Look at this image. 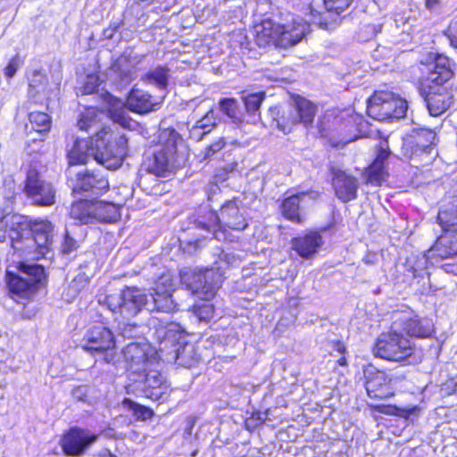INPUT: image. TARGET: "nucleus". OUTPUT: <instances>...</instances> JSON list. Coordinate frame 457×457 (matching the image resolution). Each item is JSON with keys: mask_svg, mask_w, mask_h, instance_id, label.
Masks as SVG:
<instances>
[{"mask_svg": "<svg viewBox=\"0 0 457 457\" xmlns=\"http://www.w3.org/2000/svg\"><path fill=\"white\" fill-rule=\"evenodd\" d=\"M179 277L187 290L204 300L212 298L222 282L221 274L213 269H184L180 270Z\"/></svg>", "mask_w": 457, "mask_h": 457, "instance_id": "nucleus-11", "label": "nucleus"}, {"mask_svg": "<svg viewBox=\"0 0 457 457\" xmlns=\"http://www.w3.org/2000/svg\"><path fill=\"white\" fill-rule=\"evenodd\" d=\"M128 108L135 112L148 113L160 107L161 102L154 99L148 92L132 88L127 97Z\"/></svg>", "mask_w": 457, "mask_h": 457, "instance_id": "nucleus-31", "label": "nucleus"}, {"mask_svg": "<svg viewBox=\"0 0 457 457\" xmlns=\"http://www.w3.org/2000/svg\"><path fill=\"white\" fill-rule=\"evenodd\" d=\"M104 361H109V359L107 357V354L104 355Z\"/></svg>", "mask_w": 457, "mask_h": 457, "instance_id": "nucleus-63", "label": "nucleus"}, {"mask_svg": "<svg viewBox=\"0 0 457 457\" xmlns=\"http://www.w3.org/2000/svg\"><path fill=\"white\" fill-rule=\"evenodd\" d=\"M373 353L381 359L409 365L420 361V357L415 353L413 344L401 331L394 329L393 324L389 332L382 333L378 337L373 346Z\"/></svg>", "mask_w": 457, "mask_h": 457, "instance_id": "nucleus-6", "label": "nucleus"}, {"mask_svg": "<svg viewBox=\"0 0 457 457\" xmlns=\"http://www.w3.org/2000/svg\"><path fill=\"white\" fill-rule=\"evenodd\" d=\"M328 12H333L337 14L343 12L352 4L353 0H323Z\"/></svg>", "mask_w": 457, "mask_h": 457, "instance_id": "nucleus-53", "label": "nucleus"}, {"mask_svg": "<svg viewBox=\"0 0 457 457\" xmlns=\"http://www.w3.org/2000/svg\"><path fill=\"white\" fill-rule=\"evenodd\" d=\"M220 227L223 225L231 229L243 230L247 227L245 208L243 201L234 197L226 201L218 214Z\"/></svg>", "mask_w": 457, "mask_h": 457, "instance_id": "nucleus-24", "label": "nucleus"}, {"mask_svg": "<svg viewBox=\"0 0 457 457\" xmlns=\"http://www.w3.org/2000/svg\"><path fill=\"white\" fill-rule=\"evenodd\" d=\"M91 208L94 213V222L113 223L120 217V206L111 202L92 201Z\"/></svg>", "mask_w": 457, "mask_h": 457, "instance_id": "nucleus-34", "label": "nucleus"}, {"mask_svg": "<svg viewBox=\"0 0 457 457\" xmlns=\"http://www.w3.org/2000/svg\"><path fill=\"white\" fill-rule=\"evenodd\" d=\"M378 410L384 414L393 415L408 420L411 415L417 413L419 408L417 406L411 408H401L396 405L388 404L380 406Z\"/></svg>", "mask_w": 457, "mask_h": 457, "instance_id": "nucleus-45", "label": "nucleus"}, {"mask_svg": "<svg viewBox=\"0 0 457 457\" xmlns=\"http://www.w3.org/2000/svg\"><path fill=\"white\" fill-rule=\"evenodd\" d=\"M446 35L450 39L451 46L457 49V21H451Z\"/></svg>", "mask_w": 457, "mask_h": 457, "instance_id": "nucleus-56", "label": "nucleus"}, {"mask_svg": "<svg viewBox=\"0 0 457 457\" xmlns=\"http://www.w3.org/2000/svg\"><path fill=\"white\" fill-rule=\"evenodd\" d=\"M97 457H117L116 455L112 454L109 450H103L101 451Z\"/></svg>", "mask_w": 457, "mask_h": 457, "instance_id": "nucleus-60", "label": "nucleus"}, {"mask_svg": "<svg viewBox=\"0 0 457 457\" xmlns=\"http://www.w3.org/2000/svg\"><path fill=\"white\" fill-rule=\"evenodd\" d=\"M104 100L109 106L110 115L113 121L120 124L121 126H125L128 122L125 116V103L120 99L114 97L108 92L104 95Z\"/></svg>", "mask_w": 457, "mask_h": 457, "instance_id": "nucleus-39", "label": "nucleus"}, {"mask_svg": "<svg viewBox=\"0 0 457 457\" xmlns=\"http://www.w3.org/2000/svg\"><path fill=\"white\" fill-rule=\"evenodd\" d=\"M104 116L95 107L86 108L79 114L77 125L80 130L94 133L90 138H77L67 151L70 168L73 165L86 164L90 158L107 170L120 168L128 150L127 137L101 126Z\"/></svg>", "mask_w": 457, "mask_h": 457, "instance_id": "nucleus-1", "label": "nucleus"}, {"mask_svg": "<svg viewBox=\"0 0 457 457\" xmlns=\"http://www.w3.org/2000/svg\"><path fill=\"white\" fill-rule=\"evenodd\" d=\"M407 110V101L392 92H376L367 102L368 115L378 120H400Z\"/></svg>", "mask_w": 457, "mask_h": 457, "instance_id": "nucleus-12", "label": "nucleus"}, {"mask_svg": "<svg viewBox=\"0 0 457 457\" xmlns=\"http://www.w3.org/2000/svg\"><path fill=\"white\" fill-rule=\"evenodd\" d=\"M365 388L369 397L386 399L394 395L391 379L385 371L370 367L364 370Z\"/></svg>", "mask_w": 457, "mask_h": 457, "instance_id": "nucleus-25", "label": "nucleus"}, {"mask_svg": "<svg viewBox=\"0 0 457 457\" xmlns=\"http://www.w3.org/2000/svg\"><path fill=\"white\" fill-rule=\"evenodd\" d=\"M176 283L170 273H164L158 278L148 289L146 311L153 312L171 313L179 310L174 298Z\"/></svg>", "mask_w": 457, "mask_h": 457, "instance_id": "nucleus-13", "label": "nucleus"}, {"mask_svg": "<svg viewBox=\"0 0 457 457\" xmlns=\"http://www.w3.org/2000/svg\"><path fill=\"white\" fill-rule=\"evenodd\" d=\"M92 201L81 200L74 203L70 211L71 219L78 220L80 224L94 223V213L91 208Z\"/></svg>", "mask_w": 457, "mask_h": 457, "instance_id": "nucleus-38", "label": "nucleus"}, {"mask_svg": "<svg viewBox=\"0 0 457 457\" xmlns=\"http://www.w3.org/2000/svg\"><path fill=\"white\" fill-rule=\"evenodd\" d=\"M320 194L316 191L300 192L295 195L286 197L281 204V212L283 216L292 222L301 224L304 218L302 205L306 203V199L315 200Z\"/></svg>", "mask_w": 457, "mask_h": 457, "instance_id": "nucleus-28", "label": "nucleus"}, {"mask_svg": "<svg viewBox=\"0 0 457 457\" xmlns=\"http://www.w3.org/2000/svg\"><path fill=\"white\" fill-rule=\"evenodd\" d=\"M389 155L390 151L387 148L380 147L378 149L375 160L367 170V180L369 183L380 185L385 179V162Z\"/></svg>", "mask_w": 457, "mask_h": 457, "instance_id": "nucleus-35", "label": "nucleus"}, {"mask_svg": "<svg viewBox=\"0 0 457 457\" xmlns=\"http://www.w3.org/2000/svg\"><path fill=\"white\" fill-rule=\"evenodd\" d=\"M237 166V163L236 162H231L217 167L212 179L220 184L227 181L229 176L236 171Z\"/></svg>", "mask_w": 457, "mask_h": 457, "instance_id": "nucleus-48", "label": "nucleus"}, {"mask_svg": "<svg viewBox=\"0 0 457 457\" xmlns=\"http://www.w3.org/2000/svg\"><path fill=\"white\" fill-rule=\"evenodd\" d=\"M256 419L257 420L260 421V423H262L263 422V419L262 418V413H256L253 416V420Z\"/></svg>", "mask_w": 457, "mask_h": 457, "instance_id": "nucleus-61", "label": "nucleus"}, {"mask_svg": "<svg viewBox=\"0 0 457 457\" xmlns=\"http://www.w3.org/2000/svg\"><path fill=\"white\" fill-rule=\"evenodd\" d=\"M19 61L20 60L18 55H15L10 60V62L4 69V75L7 78H12L15 75L19 67Z\"/></svg>", "mask_w": 457, "mask_h": 457, "instance_id": "nucleus-57", "label": "nucleus"}, {"mask_svg": "<svg viewBox=\"0 0 457 457\" xmlns=\"http://www.w3.org/2000/svg\"><path fill=\"white\" fill-rule=\"evenodd\" d=\"M226 144V139L223 137H220L212 141L198 154L200 162H210L217 158L220 151L225 147Z\"/></svg>", "mask_w": 457, "mask_h": 457, "instance_id": "nucleus-42", "label": "nucleus"}, {"mask_svg": "<svg viewBox=\"0 0 457 457\" xmlns=\"http://www.w3.org/2000/svg\"><path fill=\"white\" fill-rule=\"evenodd\" d=\"M322 244V237L317 232H310L292 240L293 249L303 258H309L316 253Z\"/></svg>", "mask_w": 457, "mask_h": 457, "instance_id": "nucleus-33", "label": "nucleus"}, {"mask_svg": "<svg viewBox=\"0 0 457 457\" xmlns=\"http://www.w3.org/2000/svg\"><path fill=\"white\" fill-rule=\"evenodd\" d=\"M29 120L31 129L38 133H45L50 130L52 121L50 116L46 112H31L29 114Z\"/></svg>", "mask_w": 457, "mask_h": 457, "instance_id": "nucleus-40", "label": "nucleus"}, {"mask_svg": "<svg viewBox=\"0 0 457 457\" xmlns=\"http://www.w3.org/2000/svg\"><path fill=\"white\" fill-rule=\"evenodd\" d=\"M115 346L113 333L105 326L90 327L84 335L82 348L94 355L103 354Z\"/></svg>", "mask_w": 457, "mask_h": 457, "instance_id": "nucleus-21", "label": "nucleus"}, {"mask_svg": "<svg viewBox=\"0 0 457 457\" xmlns=\"http://www.w3.org/2000/svg\"><path fill=\"white\" fill-rule=\"evenodd\" d=\"M79 245L76 239H74L67 230H65L62 242L61 244V253L62 254H70L76 251Z\"/></svg>", "mask_w": 457, "mask_h": 457, "instance_id": "nucleus-54", "label": "nucleus"}, {"mask_svg": "<svg viewBox=\"0 0 457 457\" xmlns=\"http://www.w3.org/2000/svg\"><path fill=\"white\" fill-rule=\"evenodd\" d=\"M367 263H370V259H366L365 261Z\"/></svg>", "mask_w": 457, "mask_h": 457, "instance_id": "nucleus-64", "label": "nucleus"}, {"mask_svg": "<svg viewBox=\"0 0 457 457\" xmlns=\"http://www.w3.org/2000/svg\"><path fill=\"white\" fill-rule=\"evenodd\" d=\"M317 108L304 97L297 96L294 103L284 106L270 107L269 112L272 121L285 134L291 132L293 126L303 123L305 127L312 123Z\"/></svg>", "mask_w": 457, "mask_h": 457, "instance_id": "nucleus-9", "label": "nucleus"}, {"mask_svg": "<svg viewBox=\"0 0 457 457\" xmlns=\"http://www.w3.org/2000/svg\"><path fill=\"white\" fill-rule=\"evenodd\" d=\"M220 183L212 179L204 187L205 194L209 201H212L213 198L220 193Z\"/></svg>", "mask_w": 457, "mask_h": 457, "instance_id": "nucleus-55", "label": "nucleus"}, {"mask_svg": "<svg viewBox=\"0 0 457 457\" xmlns=\"http://www.w3.org/2000/svg\"><path fill=\"white\" fill-rule=\"evenodd\" d=\"M157 366L158 363L150 365L129 377L127 392L152 401H165L169 396L170 385Z\"/></svg>", "mask_w": 457, "mask_h": 457, "instance_id": "nucleus-7", "label": "nucleus"}, {"mask_svg": "<svg viewBox=\"0 0 457 457\" xmlns=\"http://www.w3.org/2000/svg\"><path fill=\"white\" fill-rule=\"evenodd\" d=\"M453 62L445 54H436L432 61L426 66L427 72L420 79V87L448 86L449 80L453 77Z\"/></svg>", "mask_w": 457, "mask_h": 457, "instance_id": "nucleus-18", "label": "nucleus"}, {"mask_svg": "<svg viewBox=\"0 0 457 457\" xmlns=\"http://www.w3.org/2000/svg\"><path fill=\"white\" fill-rule=\"evenodd\" d=\"M145 327L137 323L121 322L119 321V330L120 336L128 339H135V342H145V339L142 337L145 331Z\"/></svg>", "mask_w": 457, "mask_h": 457, "instance_id": "nucleus-41", "label": "nucleus"}, {"mask_svg": "<svg viewBox=\"0 0 457 457\" xmlns=\"http://www.w3.org/2000/svg\"><path fill=\"white\" fill-rule=\"evenodd\" d=\"M147 54H138L133 51L124 52L115 59L109 70L110 79L117 87H123L135 78L137 71L147 68Z\"/></svg>", "mask_w": 457, "mask_h": 457, "instance_id": "nucleus-15", "label": "nucleus"}, {"mask_svg": "<svg viewBox=\"0 0 457 457\" xmlns=\"http://www.w3.org/2000/svg\"><path fill=\"white\" fill-rule=\"evenodd\" d=\"M154 334L159 342L155 354L160 358L186 368L197 362L198 354L195 345L187 340V335L179 324L167 323L156 328Z\"/></svg>", "mask_w": 457, "mask_h": 457, "instance_id": "nucleus-3", "label": "nucleus"}, {"mask_svg": "<svg viewBox=\"0 0 457 457\" xmlns=\"http://www.w3.org/2000/svg\"><path fill=\"white\" fill-rule=\"evenodd\" d=\"M420 87V93L423 97L428 111L431 116L437 117L445 112L453 104V92L448 86Z\"/></svg>", "mask_w": 457, "mask_h": 457, "instance_id": "nucleus-23", "label": "nucleus"}, {"mask_svg": "<svg viewBox=\"0 0 457 457\" xmlns=\"http://www.w3.org/2000/svg\"><path fill=\"white\" fill-rule=\"evenodd\" d=\"M154 0H133V3L131 4V7H133L134 4H137L138 6H142L143 8L149 6L151 4H153Z\"/></svg>", "mask_w": 457, "mask_h": 457, "instance_id": "nucleus-59", "label": "nucleus"}, {"mask_svg": "<svg viewBox=\"0 0 457 457\" xmlns=\"http://www.w3.org/2000/svg\"><path fill=\"white\" fill-rule=\"evenodd\" d=\"M430 257V248L425 253H411L405 260L403 267L413 279H427L429 282L428 265L434 266Z\"/></svg>", "mask_w": 457, "mask_h": 457, "instance_id": "nucleus-30", "label": "nucleus"}, {"mask_svg": "<svg viewBox=\"0 0 457 457\" xmlns=\"http://www.w3.org/2000/svg\"><path fill=\"white\" fill-rule=\"evenodd\" d=\"M93 391V388L87 385H81L77 387H75L72 392V397L76 399L79 402H82L87 404H92L93 398L90 395L91 392Z\"/></svg>", "mask_w": 457, "mask_h": 457, "instance_id": "nucleus-50", "label": "nucleus"}, {"mask_svg": "<svg viewBox=\"0 0 457 457\" xmlns=\"http://www.w3.org/2000/svg\"><path fill=\"white\" fill-rule=\"evenodd\" d=\"M29 79V97L35 102L42 98L48 97L46 90L47 78L41 70H34L28 74Z\"/></svg>", "mask_w": 457, "mask_h": 457, "instance_id": "nucleus-36", "label": "nucleus"}, {"mask_svg": "<svg viewBox=\"0 0 457 457\" xmlns=\"http://www.w3.org/2000/svg\"><path fill=\"white\" fill-rule=\"evenodd\" d=\"M123 404L127 406L130 411H132L134 416H136V418L138 420H147L154 416V411L152 409L137 403L130 399H124Z\"/></svg>", "mask_w": 457, "mask_h": 457, "instance_id": "nucleus-46", "label": "nucleus"}, {"mask_svg": "<svg viewBox=\"0 0 457 457\" xmlns=\"http://www.w3.org/2000/svg\"><path fill=\"white\" fill-rule=\"evenodd\" d=\"M97 303L106 311L110 312L114 320L119 317L130 319L137 316L144 309L146 310L147 295L138 287H126L120 293L99 294Z\"/></svg>", "mask_w": 457, "mask_h": 457, "instance_id": "nucleus-5", "label": "nucleus"}, {"mask_svg": "<svg viewBox=\"0 0 457 457\" xmlns=\"http://www.w3.org/2000/svg\"><path fill=\"white\" fill-rule=\"evenodd\" d=\"M189 223L193 228L212 234L217 240H221V237L225 238L224 232L220 230L218 214L209 206H199L195 212L189 217Z\"/></svg>", "mask_w": 457, "mask_h": 457, "instance_id": "nucleus-26", "label": "nucleus"}, {"mask_svg": "<svg viewBox=\"0 0 457 457\" xmlns=\"http://www.w3.org/2000/svg\"><path fill=\"white\" fill-rule=\"evenodd\" d=\"M425 6L428 11L436 12L440 9L441 3L439 0H426Z\"/></svg>", "mask_w": 457, "mask_h": 457, "instance_id": "nucleus-58", "label": "nucleus"}, {"mask_svg": "<svg viewBox=\"0 0 457 457\" xmlns=\"http://www.w3.org/2000/svg\"><path fill=\"white\" fill-rule=\"evenodd\" d=\"M170 69L167 65H157L141 76V80L161 91H166L169 85Z\"/></svg>", "mask_w": 457, "mask_h": 457, "instance_id": "nucleus-37", "label": "nucleus"}, {"mask_svg": "<svg viewBox=\"0 0 457 457\" xmlns=\"http://www.w3.org/2000/svg\"><path fill=\"white\" fill-rule=\"evenodd\" d=\"M5 228H0V242L10 239L11 245L21 256L32 260L47 258L51 253L53 224L46 220L30 222L27 217L12 214L2 218Z\"/></svg>", "mask_w": 457, "mask_h": 457, "instance_id": "nucleus-2", "label": "nucleus"}, {"mask_svg": "<svg viewBox=\"0 0 457 457\" xmlns=\"http://www.w3.org/2000/svg\"><path fill=\"white\" fill-rule=\"evenodd\" d=\"M101 84L99 76L96 74L87 75L82 82V86L78 88L77 95H90L98 90Z\"/></svg>", "mask_w": 457, "mask_h": 457, "instance_id": "nucleus-47", "label": "nucleus"}, {"mask_svg": "<svg viewBox=\"0 0 457 457\" xmlns=\"http://www.w3.org/2000/svg\"><path fill=\"white\" fill-rule=\"evenodd\" d=\"M21 274L7 270L6 284L12 297L29 298L46 283L45 268L37 263L20 262Z\"/></svg>", "mask_w": 457, "mask_h": 457, "instance_id": "nucleus-8", "label": "nucleus"}, {"mask_svg": "<svg viewBox=\"0 0 457 457\" xmlns=\"http://www.w3.org/2000/svg\"><path fill=\"white\" fill-rule=\"evenodd\" d=\"M330 171L336 196L343 203L354 200L357 197L359 187L357 179L334 167L331 168Z\"/></svg>", "mask_w": 457, "mask_h": 457, "instance_id": "nucleus-27", "label": "nucleus"}, {"mask_svg": "<svg viewBox=\"0 0 457 457\" xmlns=\"http://www.w3.org/2000/svg\"><path fill=\"white\" fill-rule=\"evenodd\" d=\"M165 135L168 136L165 145L145 156L141 164V171L159 178H167L172 173L173 157L181 137L175 129L163 132L162 136Z\"/></svg>", "mask_w": 457, "mask_h": 457, "instance_id": "nucleus-10", "label": "nucleus"}, {"mask_svg": "<svg viewBox=\"0 0 457 457\" xmlns=\"http://www.w3.org/2000/svg\"><path fill=\"white\" fill-rule=\"evenodd\" d=\"M381 24H364L359 31V39L361 41H369L372 39L378 33L381 31Z\"/></svg>", "mask_w": 457, "mask_h": 457, "instance_id": "nucleus-52", "label": "nucleus"}, {"mask_svg": "<svg viewBox=\"0 0 457 457\" xmlns=\"http://www.w3.org/2000/svg\"><path fill=\"white\" fill-rule=\"evenodd\" d=\"M393 328L398 329L407 337L428 338L434 333L432 320L420 317L409 308L394 313Z\"/></svg>", "mask_w": 457, "mask_h": 457, "instance_id": "nucleus-17", "label": "nucleus"}, {"mask_svg": "<svg viewBox=\"0 0 457 457\" xmlns=\"http://www.w3.org/2000/svg\"><path fill=\"white\" fill-rule=\"evenodd\" d=\"M195 314L200 321H209L214 314V307L210 303L195 305Z\"/></svg>", "mask_w": 457, "mask_h": 457, "instance_id": "nucleus-51", "label": "nucleus"}, {"mask_svg": "<svg viewBox=\"0 0 457 457\" xmlns=\"http://www.w3.org/2000/svg\"><path fill=\"white\" fill-rule=\"evenodd\" d=\"M146 342H130L123 349V355L127 363V377L134 372L137 373L150 365L157 364L154 353Z\"/></svg>", "mask_w": 457, "mask_h": 457, "instance_id": "nucleus-20", "label": "nucleus"}, {"mask_svg": "<svg viewBox=\"0 0 457 457\" xmlns=\"http://www.w3.org/2000/svg\"><path fill=\"white\" fill-rule=\"evenodd\" d=\"M443 233L430 247L433 265L441 267L446 273H457V233L442 228Z\"/></svg>", "mask_w": 457, "mask_h": 457, "instance_id": "nucleus-14", "label": "nucleus"}, {"mask_svg": "<svg viewBox=\"0 0 457 457\" xmlns=\"http://www.w3.org/2000/svg\"><path fill=\"white\" fill-rule=\"evenodd\" d=\"M22 192L28 201L36 206H51L55 203V188L35 168H29L23 182Z\"/></svg>", "mask_w": 457, "mask_h": 457, "instance_id": "nucleus-16", "label": "nucleus"}, {"mask_svg": "<svg viewBox=\"0 0 457 457\" xmlns=\"http://www.w3.org/2000/svg\"><path fill=\"white\" fill-rule=\"evenodd\" d=\"M220 112L226 114L234 123L241 121L237 102L233 98H223L219 103Z\"/></svg>", "mask_w": 457, "mask_h": 457, "instance_id": "nucleus-43", "label": "nucleus"}, {"mask_svg": "<svg viewBox=\"0 0 457 457\" xmlns=\"http://www.w3.org/2000/svg\"><path fill=\"white\" fill-rule=\"evenodd\" d=\"M265 98V93L261 91L253 94H247L243 96V101L245 104V107L246 112L253 116H255L259 113V109Z\"/></svg>", "mask_w": 457, "mask_h": 457, "instance_id": "nucleus-44", "label": "nucleus"}, {"mask_svg": "<svg viewBox=\"0 0 457 457\" xmlns=\"http://www.w3.org/2000/svg\"><path fill=\"white\" fill-rule=\"evenodd\" d=\"M436 133L431 129H420L416 137H412L406 143L404 148L411 149L410 158L415 156L431 155L435 149Z\"/></svg>", "mask_w": 457, "mask_h": 457, "instance_id": "nucleus-29", "label": "nucleus"}, {"mask_svg": "<svg viewBox=\"0 0 457 457\" xmlns=\"http://www.w3.org/2000/svg\"><path fill=\"white\" fill-rule=\"evenodd\" d=\"M437 220L441 228H447L457 233V209L451 213L447 211H439Z\"/></svg>", "mask_w": 457, "mask_h": 457, "instance_id": "nucleus-49", "label": "nucleus"}, {"mask_svg": "<svg viewBox=\"0 0 457 457\" xmlns=\"http://www.w3.org/2000/svg\"><path fill=\"white\" fill-rule=\"evenodd\" d=\"M97 439V436L79 427L71 428L61 440L63 453L77 457L84 454L87 448Z\"/></svg>", "mask_w": 457, "mask_h": 457, "instance_id": "nucleus-22", "label": "nucleus"}, {"mask_svg": "<svg viewBox=\"0 0 457 457\" xmlns=\"http://www.w3.org/2000/svg\"><path fill=\"white\" fill-rule=\"evenodd\" d=\"M73 171L71 168L67 170L68 183L75 193H86L88 196H97L104 193L109 187L108 179L99 171L85 173L78 172L76 179L71 178Z\"/></svg>", "mask_w": 457, "mask_h": 457, "instance_id": "nucleus-19", "label": "nucleus"}, {"mask_svg": "<svg viewBox=\"0 0 457 457\" xmlns=\"http://www.w3.org/2000/svg\"><path fill=\"white\" fill-rule=\"evenodd\" d=\"M220 121V111L210 110L189 129V137L196 142L203 140L204 136L216 128Z\"/></svg>", "mask_w": 457, "mask_h": 457, "instance_id": "nucleus-32", "label": "nucleus"}, {"mask_svg": "<svg viewBox=\"0 0 457 457\" xmlns=\"http://www.w3.org/2000/svg\"><path fill=\"white\" fill-rule=\"evenodd\" d=\"M307 29L308 25L302 21L293 24L281 25L266 18L254 27L253 44L259 49H265L270 46L287 49L301 42Z\"/></svg>", "mask_w": 457, "mask_h": 457, "instance_id": "nucleus-4", "label": "nucleus"}, {"mask_svg": "<svg viewBox=\"0 0 457 457\" xmlns=\"http://www.w3.org/2000/svg\"><path fill=\"white\" fill-rule=\"evenodd\" d=\"M338 363H339V365H341V366L345 365V364H346V360H345V358H344V357H343V358L339 359Z\"/></svg>", "mask_w": 457, "mask_h": 457, "instance_id": "nucleus-62", "label": "nucleus"}]
</instances>
